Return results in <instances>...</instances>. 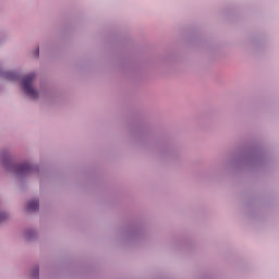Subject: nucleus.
<instances>
[{"label": "nucleus", "mask_w": 279, "mask_h": 279, "mask_svg": "<svg viewBox=\"0 0 279 279\" xmlns=\"http://www.w3.org/2000/svg\"><path fill=\"white\" fill-rule=\"evenodd\" d=\"M39 208V203L38 201H31L27 206H26V210L28 213H35V210H38Z\"/></svg>", "instance_id": "7ed1b4c3"}, {"label": "nucleus", "mask_w": 279, "mask_h": 279, "mask_svg": "<svg viewBox=\"0 0 279 279\" xmlns=\"http://www.w3.org/2000/svg\"><path fill=\"white\" fill-rule=\"evenodd\" d=\"M38 276H39V270L38 268H36L33 272V278L38 279Z\"/></svg>", "instance_id": "20e7f679"}, {"label": "nucleus", "mask_w": 279, "mask_h": 279, "mask_svg": "<svg viewBox=\"0 0 279 279\" xmlns=\"http://www.w3.org/2000/svg\"><path fill=\"white\" fill-rule=\"evenodd\" d=\"M35 77H36V74L34 73H31L24 76L22 81V87L24 88L25 95H27L28 97H32L33 99H38V92H36L34 87H32V84Z\"/></svg>", "instance_id": "f257e3e1"}, {"label": "nucleus", "mask_w": 279, "mask_h": 279, "mask_svg": "<svg viewBox=\"0 0 279 279\" xmlns=\"http://www.w3.org/2000/svg\"><path fill=\"white\" fill-rule=\"evenodd\" d=\"M8 215L5 213L0 214V221H3V219H7Z\"/></svg>", "instance_id": "39448f33"}, {"label": "nucleus", "mask_w": 279, "mask_h": 279, "mask_svg": "<svg viewBox=\"0 0 279 279\" xmlns=\"http://www.w3.org/2000/svg\"><path fill=\"white\" fill-rule=\"evenodd\" d=\"M35 53H36V58H38V56H40V50L37 49Z\"/></svg>", "instance_id": "423d86ee"}, {"label": "nucleus", "mask_w": 279, "mask_h": 279, "mask_svg": "<svg viewBox=\"0 0 279 279\" xmlns=\"http://www.w3.org/2000/svg\"><path fill=\"white\" fill-rule=\"evenodd\" d=\"M16 172L19 175H25L32 172V166L29 163H22L17 166Z\"/></svg>", "instance_id": "f03ea898"}]
</instances>
